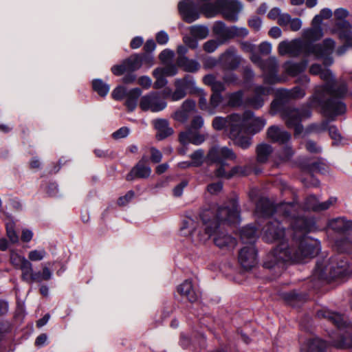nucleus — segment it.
Returning a JSON list of instances; mask_svg holds the SVG:
<instances>
[{"label":"nucleus","mask_w":352,"mask_h":352,"mask_svg":"<svg viewBox=\"0 0 352 352\" xmlns=\"http://www.w3.org/2000/svg\"><path fill=\"white\" fill-rule=\"evenodd\" d=\"M300 207L296 203H281L274 206L267 198L256 203L255 212L259 217L283 216L290 222L291 228L285 231L277 220L268 221L263 228V239L269 243L278 241V245L269 252L263 262L267 269H277L280 272L287 262H302L320 251L318 240L305 234L316 228L313 219L300 214Z\"/></svg>","instance_id":"f257e3e1"},{"label":"nucleus","mask_w":352,"mask_h":352,"mask_svg":"<svg viewBox=\"0 0 352 352\" xmlns=\"http://www.w3.org/2000/svg\"><path fill=\"white\" fill-rule=\"evenodd\" d=\"M204 232L199 223L186 217L181 227L182 234L193 240L204 242L213 237L214 244L221 249L231 250L236 245V240L221 230L226 225H234L240 221V210L236 198H232L221 205L206 208L200 214Z\"/></svg>","instance_id":"f03ea898"},{"label":"nucleus","mask_w":352,"mask_h":352,"mask_svg":"<svg viewBox=\"0 0 352 352\" xmlns=\"http://www.w3.org/2000/svg\"><path fill=\"white\" fill-rule=\"evenodd\" d=\"M309 72L313 75H320L325 85L315 88L314 95L309 100V105L314 107L321 106L324 115L331 119L343 114L346 111V106L338 98L346 94V84L335 81L331 70L322 69L318 64L312 65Z\"/></svg>","instance_id":"7ed1b4c3"},{"label":"nucleus","mask_w":352,"mask_h":352,"mask_svg":"<svg viewBox=\"0 0 352 352\" xmlns=\"http://www.w3.org/2000/svg\"><path fill=\"white\" fill-rule=\"evenodd\" d=\"M334 47L335 42L331 38L324 40L322 45H312L301 39H294L291 41L280 42L278 46V51L280 56L296 57L303 52L307 56L312 54L316 58H323L329 56Z\"/></svg>","instance_id":"20e7f679"},{"label":"nucleus","mask_w":352,"mask_h":352,"mask_svg":"<svg viewBox=\"0 0 352 352\" xmlns=\"http://www.w3.org/2000/svg\"><path fill=\"white\" fill-rule=\"evenodd\" d=\"M316 317L325 320L338 328L336 332L331 335L333 346L337 348L352 347V324L348 322L345 316L322 307L316 311Z\"/></svg>","instance_id":"39448f33"},{"label":"nucleus","mask_w":352,"mask_h":352,"mask_svg":"<svg viewBox=\"0 0 352 352\" xmlns=\"http://www.w3.org/2000/svg\"><path fill=\"white\" fill-rule=\"evenodd\" d=\"M352 275V267L342 256L331 258L329 261H318L313 278L318 280L344 278Z\"/></svg>","instance_id":"423d86ee"},{"label":"nucleus","mask_w":352,"mask_h":352,"mask_svg":"<svg viewBox=\"0 0 352 352\" xmlns=\"http://www.w3.org/2000/svg\"><path fill=\"white\" fill-rule=\"evenodd\" d=\"M281 107L282 104L279 100H274L271 104L272 114L274 115L280 111V117L285 121L287 126L294 129V135L296 136L300 134L303 131L301 122L311 117V111L310 108L314 107L309 106V102L307 105L302 106L300 108L287 107L280 109Z\"/></svg>","instance_id":"0eeeda50"},{"label":"nucleus","mask_w":352,"mask_h":352,"mask_svg":"<svg viewBox=\"0 0 352 352\" xmlns=\"http://www.w3.org/2000/svg\"><path fill=\"white\" fill-rule=\"evenodd\" d=\"M241 47L243 52L250 54L251 61L263 72L265 83L275 84L282 81L278 76V64L276 57L271 56L263 60L261 56L255 53V45L247 41L241 43Z\"/></svg>","instance_id":"6e6552de"},{"label":"nucleus","mask_w":352,"mask_h":352,"mask_svg":"<svg viewBox=\"0 0 352 352\" xmlns=\"http://www.w3.org/2000/svg\"><path fill=\"white\" fill-rule=\"evenodd\" d=\"M242 9V3L237 0H214L212 3L205 5L201 11L207 18H212L221 13L226 20L235 22Z\"/></svg>","instance_id":"1a4fd4ad"},{"label":"nucleus","mask_w":352,"mask_h":352,"mask_svg":"<svg viewBox=\"0 0 352 352\" xmlns=\"http://www.w3.org/2000/svg\"><path fill=\"white\" fill-rule=\"evenodd\" d=\"M174 86V91L168 94L172 101L180 100L186 96L188 92L194 94L197 91L194 78L189 75H186L182 78L175 79Z\"/></svg>","instance_id":"9d476101"},{"label":"nucleus","mask_w":352,"mask_h":352,"mask_svg":"<svg viewBox=\"0 0 352 352\" xmlns=\"http://www.w3.org/2000/svg\"><path fill=\"white\" fill-rule=\"evenodd\" d=\"M212 31L222 44L234 37H245L248 34V30L245 28H239L234 25L227 27L221 21H217L214 24Z\"/></svg>","instance_id":"9b49d317"},{"label":"nucleus","mask_w":352,"mask_h":352,"mask_svg":"<svg viewBox=\"0 0 352 352\" xmlns=\"http://www.w3.org/2000/svg\"><path fill=\"white\" fill-rule=\"evenodd\" d=\"M266 120L261 117H256L251 111H245L240 115L239 125L250 134L260 132L265 126Z\"/></svg>","instance_id":"f8f14e48"},{"label":"nucleus","mask_w":352,"mask_h":352,"mask_svg":"<svg viewBox=\"0 0 352 352\" xmlns=\"http://www.w3.org/2000/svg\"><path fill=\"white\" fill-rule=\"evenodd\" d=\"M178 10L182 19L187 23H192L199 18L200 10L198 0L195 3L193 0H183L178 3Z\"/></svg>","instance_id":"ddd939ff"},{"label":"nucleus","mask_w":352,"mask_h":352,"mask_svg":"<svg viewBox=\"0 0 352 352\" xmlns=\"http://www.w3.org/2000/svg\"><path fill=\"white\" fill-rule=\"evenodd\" d=\"M167 103L157 92H151L142 96L140 101V107L143 111L158 112L164 109Z\"/></svg>","instance_id":"4468645a"},{"label":"nucleus","mask_w":352,"mask_h":352,"mask_svg":"<svg viewBox=\"0 0 352 352\" xmlns=\"http://www.w3.org/2000/svg\"><path fill=\"white\" fill-rule=\"evenodd\" d=\"M240 121V115L233 113L226 118L216 117L212 121V126L215 130L227 129L229 131V135L233 136L237 134L236 126Z\"/></svg>","instance_id":"2eb2a0df"},{"label":"nucleus","mask_w":352,"mask_h":352,"mask_svg":"<svg viewBox=\"0 0 352 352\" xmlns=\"http://www.w3.org/2000/svg\"><path fill=\"white\" fill-rule=\"evenodd\" d=\"M236 158L234 151L226 146H213L207 155L208 161L219 164H223L226 160H235Z\"/></svg>","instance_id":"dca6fc26"},{"label":"nucleus","mask_w":352,"mask_h":352,"mask_svg":"<svg viewBox=\"0 0 352 352\" xmlns=\"http://www.w3.org/2000/svg\"><path fill=\"white\" fill-rule=\"evenodd\" d=\"M256 250L254 245L242 248L239 254V261L245 270H250L257 264Z\"/></svg>","instance_id":"f3484780"},{"label":"nucleus","mask_w":352,"mask_h":352,"mask_svg":"<svg viewBox=\"0 0 352 352\" xmlns=\"http://www.w3.org/2000/svg\"><path fill=\"white\" fill-rule=\"evenodd\" d=\"M241 58L236 55L234 47H230L219 57V63L223 69L234 70L236 69Z\"/></svg>","instance_id":"a211bd4d"},{"label":"nucleus","mask_w":352,"mask_h":352,"mask_svg":"<svg viewBox=\"0 0 352 352\" xmlns=\"http://www.w3.org/2000/svg\"><path fill=\"white\" fill-rule=\"evenodd\" d=\"M195 101L187 99L183 102L179 109L173 113L172 118L177 122L185 123L190 116L195 111Z\"/></svg>","instance_id":"6ab92c4d"},{"label":"nucleus","mask_w":352,"mask_h":352,"mask_svg":"<svg viewBox=\"0 0 352 352\" xmlns=\"http://www.w3.org/2000/svg\"><path fill=\"white\" fill-rule=\"evenodd\" d=\"M337 201V198L330 197L327 201L319 203L314 195L307 197L303 205V210L313 211H322L329 209Z\"/></svg>","instance_id":"aec40b11"},{"label":"nucleus","mask_w":352,"mask_h":352,"mask_svg":"<svg viewBox=\"0 0 352 352\" xmlns=\"http://www.w3.org/2000/svg\"><path fill=\"white\" fill-rule=\"evenodd\" d=\"M271 92V89L262 85L256 86L254 88V94L245 100V103L248 106L258 109L264 104V97L268 96Z\"/></svg>","instance_id":"412c9836"},{"label":"nucleus","mask_w":352,"mask_h":352,"mask_svg":"<svg viewBox=\"0 0 352 352\" xmlns=\"http://www.w3.org/2000/svg\"><path fill=\"white\" fill-rule=\"evenodd\" d=\"M267 136L273 142L280 144H287L291 139V135L278 126L273 125L268 128Z\"/></svg>","instance_id":"4be33fe9"},{"label":"nucleus","mask_w":352,"mask_h":352,"mask_svg":"<svg viewBox=\"0 0 352 352\" xmlns=\"http://www.w3.org/2000/svg\"><path fill=\"white\" fill-rule=\"evenodd\" d=\"M328 344L319 338L307 340L300 348L302 352H327Z\"/></svg>","instance_id":"5701e85b"},{"label":"nucleus","mask_w":352,"mask_h":352,"mask_svg":"<svg viewBox=\"0 0 352 352\" xmlns=\"http://www.w3.org/2000/svg\"><path fill=\"white\" fill-rule=\"evenodd\" d=\"M151 173V169L145 164V160L142 158L136 166L127 174L126 179L128 181L133 180L135 178H147Z\"/></svg>","instance_id":"b1692460"},{"label":"nucleus","mask_w":352,"mask_h":352,"mask_svg":"<svg viewBox=\"0 0 352 352\" xmlns=\"http://www.w3.org/2000/svg\"><path fill=\"white\" fill-rule=\"evenodd\" d=\"M177 292L182 297L191 302L197 301L199 297V294L192 285V282L188 280L179 285Z\"/></svg>","instance_id":"393cba45"},{"label":"nucleus","mask_w":352,"mask_h":352,"mask_svg":"<svg viewBox=\"0 0 352 352\" xmlns=\"http://www.w3.org/2000/svg\"><path fill=\"white\" fill-rule=\"evenodd\" d=\"M328 226L337 232L347 233L352 231V221L344 217H338L330 220Z\"/></svg>","instance_id":"a878e982"},{"label":"nucleus","mask_w":352,"mask_h":352,"mask_svg":"<svg viewBox=\"0 0 352 352\" xmlns=\"http://www.w3.org/2000/svg\"><path fill=\"white\" fill-rule=\"evenodd\" d=\"M205 140V135L192 131L190 129H188L179 134V141L183 144L192 143L195 145H199L203 143Z\"/></svg>","instance_id":"bb28decb"},{"label":"nucleus","mask_w":352,"mask_h":352,"mask_svg":"<svg viewBox=\"0 0 352 352\" xmlns=\"http://www.w3.org/2000/svg\"><path fill=\"white\" fill-rule=\"evenodd\" d=\"M237 134L233 136L232 134L229 135L230 138L234 140V144L243 149L248 148L251 145V138L246 136L249 134L248 132L240 127L239 125L236 126Z\"/></svg>","instance_id":"cd10ccee"},{"label":"nucleus","mask_w":352,"mask_h":352,"mask_svg":"<svg viewBox=\"0 0 352 352\" xmlns=\"http://www.w3.org/2000/svg\"><path fill=\"white\" fill-rule=\"evenodd\" d=\"M153 124L157 131V136L160 140L166 138L173 133V129L169 126L168 122L165 119L155 120Z\"/></svg>","instance_id":"c85d7f7f"},{"label":"nucleus","mask_w":352,"mask_h":352,"mask_svg":"<svg viewBox=\"0 0 352 352\" xmlns=\"http://www.w3.org/2000/svg\"><path fill=\"white\" fill-rule=\"evenodd\" d=\"M177 64L185 72L195 73L200 68V64L195 60L189 59L186 56H179Z\"/></svg>","instance_id":"c756f323"},{"label":"nucleus","mask_w":352,"mask_h":352,"mask_svg":"<svg viewBox=\"0 0 352 352\" xmlns=\"http://www.w3.org/2000/svg\"><path fill=\"white\" fill-rule=\"evenodd\" d=\"M307 62L302 61L300 63H293L287 61L284 64V68L286 73L292 76H296L301 72H304L307 67Z\"/></svg>","instance_id":"7c9ffc66"},{"label":"nucleus","mask_w":352,"mask_h":352,"mask_svg":"<svg viewBox=\"0 0 352 352\" xmlns=\"http://www.w3.org/2000/svg\"><path fill=\"white\" fill-rule=\"evenodd\" d=\"M240 236L243 243L253 245L257 238L255 227L250 225L243 228L240 232Z\"/></svg>","instance_id":"2f4dec72"},{"label":"nucleus","mask_w":352,"mask_h":352,"mask_svg":"<svg viewBox=\"0 0 352 352\" xmlns=\"http://www.w3.org/2000/svg\"><path fill=\"white\" fill-rule=\"evenodd\" d=\"M323 36L321 27H311L303 30L302 37L307 42L316 41Z\"/></svg>","instance_id":"473e14b6"},{"label":"nucleus","mask_w":352,"mask_h":352,"mask_svg":"<svg viewBox=\"0 0 352 352\" xmlns=\"http://www.w3.org/2000/svg\"><path fill=\"white\" fill-rule=\"evenodd\" d=\"M141 94L142 91L139 88L132 89L126 94V105L129 110L132 111L135 109L138 100Z\"/></svg>","instance_id":"72a5a7b5"},{"label":"nucleus","mask_w":352,"mask_h":352,"mask_svg":"<svg viewBox=\"0 0 352 352\" xmlns=\"http://www.w3.org/2000/svg\"><path fill=\"white\" fill-rule=\"evenodd\" d=\"M272 153V147L267 144H261L256 147L257 161L265 163L267 161L270 155Z\"/></svg>","instance_id":"f704fd0d"},{"label":"nucleus","mask_w":352,"mask_h":352,"mask_svg":"<svg viewBox=\"0 0 352 352\" xmlns=\"http://www.w3.org/2000/svg\"><path fill=\"white\" fill-rule=\"evenodd\" d=\"M281 96L287 98L298 99L303 98L305 94V89L296 86L292 89H283L280 91Z\"/></svg>","instance_id":"c9c22d12"},{"label":"nucleus","mask_w":352,"mask_h":352,"mask_svg":"<svg viewBox=\"0 0 352 352\" xmlns=\"http://www.w3.org/2000/svg\"><path fill=\"white\" fill-rule=\"evenodd\" d=\"M129 72H133L139 69L143 62V56L135 54L124 60Z\"/></svg>","instance_id":"e433bc0d"},{"label":"nucleus","mask_w":352,"mask_h":352,"mask_svg":"<svg viewBox=\"0 0 352 352\" xmlns=\"http://www.w3.org/2000/svg\"><path fill=\"white\" fill-rule=\"evenodd\" d=\"M284 298L292 307H298L306 300L305 295L299 294L294 291L285 294Z\"/></svg>","instance_id":"4c0bfd02"},{"label":"nucleus","mask_w":352,"mask_h":352,"mask_svg":"<svg viewBox=\"0 0 352 352\" xmlns=\"http://www.w3.org/2000/svg\"><path fill=\"white\" fill-rule=\"evenodd\" d=\"M336 25L342 29L340 31L339 36L341 38L349 41L352 38V32L351 30V25L348 21H344L338 22Z\"/></svg>","instance_id":"58836bf2"},{"label":"nucleus","mask_w":352,"mask_h":352,"mask_svg":"<svg viewBox=\"0 0 352 352\" xmlns=\"http://www.w3.org/2000/svg\"><path fill=\"white\" fill-rule=\"evenodd\" d=\"M190 32L192 36L199 39L206 38L209 34L208 28L204 25H193Z\"/></svg>","instance_id":"ea45409f"},{"label":"nucleus","mask_w":352,"mask_h":352,"mask_svg":"<svg viewBox=\"0 0 352 352\" xmlns=\"http://www.w3.org/2000/svg\"><path fill=\"white\" fill-rule=\"evenodd\" d=\"M21 270L22 274L21 278L23 280L30 283L32 280V276L33 274L32 264L30 261H24V263L19 268Z\"/></svg>","instance_id":"a19ab883"},{"label":"nucleus","mask_w":352,"mask_h":352,"mask_svg":"<svg viewBox=\"0 0 352 352\" xmlns=\"http://www.w3.org/2000/svg\"><path fill=\"white\" fill-rule=\"evenodd\" d=\"M93 89L98 95L105 96L109 91V86L100 79H96L92 82Z\"/></svg>","instance_id":"79ce46f5"},{"label":"nucleus","mask_w":352,"mask_h":352,"mask_svg":"<svg viewBox=\"0 0 352 352\" xmlns=\"http://www.w3.org/2000/svg\"><path fill=\"white\" fill-rule=\"evenodd\" d=\"M335 246L339 252H349L352 250V241L348 238H344L336 241Z\"/></svg>","instance_id":"37998d69"},{"label":"nucleus","mask_w":352,"mask_h":352,"mask_svg":"<svg viewBox=\"0 0 352 352\" xmlns=\"http://www.w3.org/2000/svg\"><path fill=\"white\" fill-rule=\"evenodd\" d=\"M6 234L10 241L12 243H16L19 241V236L14 230V223L9 221L6 223Z\"/></svg>","instance_id":"c03bdc74"},{"label":"nucleus","mask_w":352,"mask_h":352,"mask_svg":"<svg viewBox=\"0 0 352 352\" xmlns=\"http://www.w3.org/2000/svg\"><path fill=\"white\" fill-rule=\"evenodd\" d=\"M198 94L199 96V107L201 110L206 111L209 113L210 110V103L208 104L207 102V94L202 89L199 87H197V91H195L194 94Z\"/></svg>","instance_id":"a18cd8bd"},{"label":"nucleus","mask_w":352,"mask_h":352,"mask_svg":"<svg viewBox=\"0 0 352 352\" xmlns=\"http://www.w3.org/2000/svg\"><path fill=\"white\" fill-rule=\"evenodd\" d=\"M162 73L164 76H173L177 74V67L174 65H168L164 67H158L155 69V74Z\"/></svg>","instance_id":"49530a36"},{"label":"nucleus","mask_w":352,"mask_h":352,"mask_svg":"<svg viewBox=\"0 0 352 352\" xmlns=\"http://www.w3.org/2000/svg\"><path fill=\"white\" fill-rule=\"evenodd\" d=\"M243 92L238 91L228 95V103L232 107H238L242 104Z\"/></svg>","instance_id":"de8ad7c7"},{"label":"nucleus","mask_w":352,"mask_h":352,"mask_svg":"<svg viewBox=\"0 0 352 352\" xmlns=\"http://www.w3.org/2000/svg\"><path fill=\"white\" fill-rule=\"evenodd\" d=\"M223 100V97L219 93H212L210 99V114H214L215 109L219 107Z\"/></svg>","instance_id":"09e8293b"},{"label":"nucleus","mask_w":352,"mask_h":352,"mask_svg":"<svg viewBox=\"0 0 352 352\" xmlns=\"http://www.w3.org/2000/svg\"><path fill=\"white\" fill-rule=\"evenodd\" d=\"M47 255L46 251L43 249L34 250L28 253V258L31 261H40Z\"/></svg>","instance_id":"8fccbe9b"},{"label":"nucleus","mask_w":352,"mask_h":352,"mask_svg":"<svg viewBox=\"0 0 352 352\" xmlns=\"http://www.w3.org/2000/svg\"><path fill=\"white\" fill-rule=\"evenodd\" d=\"M204 152L202 149H198L190 155L192 166H199L203 163Z\"/></svg>","instance_id":"3c124183"},{"label":"nucleus","mask_w":352,"mask_h":352,"mask_svg":"<svg viewBox=\"0 0 352 352\" xmlns=\"http://www.w3.org/2000/svg\"><path fill=\"white\" fill-rule=\"evenodd\" d=\"M24 261H28L24 256H21L18 254L12 252L10 254V261L12 264L16 268H19L23 263H24Z\"/></svg>","instance_id":"603ef678"},{"label":"nucleus","mask_w":352,"mask_h":352,"mask_svg":"<svg viewBox=\"0 0 352 352\" xmlns=\"http://www.w3.org/2000/svg\"><path fill=\"white\" fill-rule=\"evenodd\" d=\"M221 42L217 40H210L206 42L204 45V50L208 53L214 52L217 47L221 45Z\"/></svg>","instance_id":"864d4df0"},{"label":"nucleus","mask_w":352,"mask_h":352,"mask_svg":"<svg viewBox=\"0 0 352 352\" xmlns=\"http://www.w3.org/2000/svg\"><path fill=\"white\" fill-rule=\"evenodd\" d=\"M153 75L155 78L156 80L154 83V88L160 89L164 87L168 81L165 78V76L162 74V73H159L157 74H155V70L153 72Z\"/></svg>","instance_id":"5fc2aeb1"},{"label":"nucleus","mask_w":352,"mask_h":352,"mask_svg":"<svg viewBox=\"0 0 352 352\" xmlns=\"http://www.w3.org/2000/svg\"><path fill=\"white\" fill-rule=\"evenodd\" d=\"M112 73L116 76H120L123 74L124 72H128V68L126 67V64H125L124 60L120 65H113L111 67Z\"/></svg>","instance_id":"6e6d98bb"},{"label":"nucleus","mask_w":352,"mask_h":352,"mask_svg":"<svg viewBox=\"0 0 352 352\" xmlns=\"http://www.w3.org/2000/svg\"><path fill=\"white\" fill-rule=\"evenodd\" d=\"M204 125V119L200 116H196L191 121L190 129V130H197L201 129Z\"/></svg>","instance_id":"4d7b16f0"},{"label":"nucleus","mask_w":352,"mask_h":352,"mask_svg":"<svg viewBox=\"0 0 352 352\" xmlns=\"http://www.w3.org/2000/svg\"><path fill=\"white\" fill-rule=\"evenodd\" d=\"M219 63V59L217 60L213 57L206 58L203 62V65L206 69H211L215 67Z\"/></svg>","instance_id":"13d9d810"},{"label":"nucleus","mask_w":352,"mask_h":352,"mask_svg":"<svg viewBox=\"0 0 352 352\" xmlns=\"http://www.w3.org/2000/svg\"><path fill=\"white\" fill-rule=\"evenodd\" d=\"M126 95V89L122 86L116 87L111 94L112 97L116 100H121Z\"/></svg>","instance_id":"bf43d9fd"},{"label":"nucleus","mask_w":352,"mask_h":352,"mask_svg":"<svg viewBox=\"0 0 352 352\" xmlns=\"http://www.w3.org/2000/svg\"><path fill=\"white\" fill-rule=\"evenodd\" d=\"M294 155V151L289 146H286L280 155V157L282 161L289 160Z\"/></svg>","instance_id":"052dcab7"},{"label":"nucleus","mask_w":352,"mask_h":352,"mask_svg":"<svg viewBox=\"0 0 352 352\" xmlns=\"http://www.w3.org/2000/svg\"><path fill=\"white\" fill-rule=\"evenodd\" d=\"M174 57V52L170 50H164L160 54V59L163 63H168Z\"/></svg>","instance_id":"680f3d73"},{"label":"nucleus","mask_w":352,"mask_h":352,"mask_svg":"<svg viewBox=\"0 0 352 352\" xmlns=\"http://www.w3.org/2000/svg\"><path fill=\"white\" fill-rule=\"evenodd\" d=\"M305 147L309 152L312 153H318L322 151V148L311 140H308L306 142Z\"/></svg>","instance_id":"e2e57ef3"},{"label":"nucleus","mask_w":352,"mask_h":352,"mask_svg":"<svg viewBox=\"0 0 352 352\" xmlns=\"http://www.w3.org/2000/svg\"><path fill=\"white\" fill-rule=\"evenodd\" d=\"M134 197V192L130 190L127 192V193L123 196L120 197L118 200V204L119 206H125L128 204Z\"/></svg>","instance_id":"0e129e2a"},{"label":"nucleus","mask_w":352,"mask_h":352,"mask_svg":"<svg viewBox=\"0 0 352 352\" xmlns=\"http://www.w3.org/2000/svg\"><path fill=\"white\" fill-rule=\"evenodd\" d=\"M222 183L221 182H218L209 184L207 189L210 194H217L222 190Z\"/></svg>","instance_id":"69168bd1"},{"label":"nucleus","mask_w":352,"mask_h":352,"mask_svg":"<svg viewBox=\"0 0 352 352\" xmlns=\"http://www.w3.org/2000/svg\"><path fill=\"white\" fill-rule=\"evenodd\" d=\"M223 79V82L226 84L238 85V78L234 73L225 74Z\"/></svg>","instance_id":"338daca9"},{"label":"nucleus","mask_w":352,"mask_h":352,"mask_svg":"<svg viewBox=\"0 0 352 352\" xmlns=\"http://www.w3.org/2000/svg\"><path fill=\"white\" fill-rule=\"evenodd\" d=\"M162 158V153L155 148H151V160L154 163H158Z\"/></svg>","instance_id":"774afa93"}]
</instances>
